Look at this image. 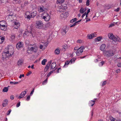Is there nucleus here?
<instances>
[{"instance_id": "412c9836", "label": "nucleus", "mask_w": 121, "mask_h": 121, "mask_svg": "<svg viewBox=\"0 0 121 121\" xmlns=\"http://www.w3.org/2000/svg\"><path fill=\"white\" fill-rule=\"evenodd\" d=\"M37 12L36 11H35L31 13V17H34L36 15Z\"/></svg>"}, {"instance_id": "6e6d98bb", "label": "nucleus", "mask_w": 121, "mask_h": 121, "mask_svg": "<svg viewBox=\"0 0 121 121\" xmlns=\"http://www.w3.org/2000/svg\"><path fill=\"white\" fill-rule=\"evenodd\" d=\"M20 102H19L18 103H17L16 105V107H18L19 106H20Z\"/></svg>"}, {"instance_id": "bf43d9fd", "label": "nucleus", "mask_w": 121, "mask_h": 121, "mask_svg": "<svg viewBox=\"0 0 121 121\" xmlns=\"http://www.w3.org/2000/svg\"><path fill=\"white\" fill-rule=\"evenodd\" d=\"M105 8L106 9H109L110 8V7L108 5H107L106 6Z\"/></svg>"}, {"instance_id": "0e129e2a", "label": "nucleus", "mask_w": 121, "mask_h": 121, "mask_svg": "<svg viewBox=\"0 0 121 121\" xmlns=\"http://www.w3.org/2000/svg\"><path fill=\"white\" fill-rule=\"evenodd\" d=\"M86 14V13L85 12L84 14H83L82 16V17L83 18Z\"/></svg>"}, {"instance_id": "6ab92c4d", "label": "nucleus", "mask_w": 121, "mask_h": 121, "mask_svg": "<svg viewBox=\"0 0 121 121\" xmlns=\"http://www.w3.org/2000/svg\"><path fill=\"white\" fill-rule=\"evenodd\" d=\"M106 47L105 45V44H102L100 48V50L102 51L104 50Z\"/></svg>"}, {"instance_id": "774afa93", "label": "nucleus", "mask_w": 121, "mask_h": 121, "mask_svg": "<svg viewBox=\"0 0 121 121\" xmlns=\"http://www.w3.org/2000/svg\"><path fill=\"white\" fill-rule=\"evenodd\" d=\"M51 74V73L50 72L49 73H48L47 75V76L48 77Z\"/></svg>"}, {"instance_id": "2f4dec72", "label": "nucleus", "mask_w": 121, "mask_h": 121, "mask_svg": "<svg viewBox=\"0 0 121 121\" xmlns=\"http://www.w3.org/2000/svg\"><path fill=\"white\" fill-rule=\"evenodd\" d=\"M4 39V37H2L1 38L0 37V43H1L3 42Z\"/></svg>"}, {"instance_id": "e433bc0d", "label": "nucleus", "mask_w": 121, "mask_h": 121, "mask_svg": "<svg viewBox=\"0 0 121 121\" xmlns=\"http://www.w3.org/2000/svg\"><path fill=\"white\" fill-rule=\"evenodd\" d=\"M70 63V62L69 61H67L66 62H65V64L64 66H63V67H65L66 66L68 65Z\"/></svg>"}, {"instance_id": "f8f14e48", "label": "nucleus", "mask_w": 121, "mask_h": 121, "mask_svg": "<svg viewBox=\"0 0 121 121\" xmlns=\"http://www.w3.org/2000/svg\"><path fill=\"white\" fill-rule=\"evenodd\" d=\"M8 102V100L7 99L4 100V101L3 103L2 104V106L3 107H5L7 106Z\"/></svg>"}, {"instance_id": "58836bf2", "label": "nucleus", "mask_w": 121, "mask_h": 121, "mask_svg": "<svg viewBox=\"0 0 121 121\" xmlns=\"http://www.w3.org/2000/svg\"><path fill=\"white\" fill-rule=\"evenodd\" d=\"M14 25L17 26H20V24L19 23L15 22H14Z\"/></svg>"}, {"instance_id": "9b49d317", "label": "nucleus", "mask_w": 121, "mask_h": 121, "mask_svg": "<svg viewBox=\"0 0 121 121\" xmlns=\"http://www.w3.org/2000/svg\"><path fill=\"white\" fill-rule=\"evenodd\" d=\"M42 18V19H44L45 21H48L50 20V17L49 15H47V16L43 17Z\"/></svg>"}, {"instance_id": "f03ea898", "label": "nucleus", "mask_w": 121, "mask_h": 121, "mask_svg": "<svg viewBox=\"0 0 121 121\" xmlns=\"http://www.w3.org/2000/svg\"><path fill=\"white\" fill-rule=\"evenodd\" d=\"M43 22L41 21H39L36 22L35 26L38 29H41L43 28Z\"/></svg>"}, {"instance_id": "c85d7f7f", "label": "nucleus", "mask_w": 121, "mask_h": 121, "mask_svg": "<svg viewBox=\"0 0 121 121\" xmlns=\"http://www.w3.org/2000/svg\"><path fill=\"white\" fill-rule=\"evenodd\" d=\"M47 61V60L46 59H44L42 61L41 63L43 65H45V63Z\"/></svg>"}, {"instance_id": "09e8293b", "label": "nucleus", "mask_w": 121, "mask_h": 121, "mask_svg": "<svg viewBox=\"0 0 121 121\" xmlns=\"http://www.w3.org/2000/svg\"><path fill=\"white\" fill-rule=\"evenodd\" d=\"M104 63V61H101L99 63V65H100L102 66L103 65Z\"/></svg>"}, {"instance_id": "8fccbe9b", "label": "nucleus", "mask_w": 121, "mask_h": 121, "mask_svg": "<svg viewBox=\"0 0 121 121\" xmlns=\"http://www.w3.org/2000/svg\"><path fill=\"white\" fill-rule=\"evenodd\" d=\"M91 34L92 35V36H93L92 37L93 38L94 37H95L96 36V35L95 33H92Z\"/></svg>"}, {"instance_id": "423d86ee", "label": "nucleus", "mask_w": 121, "mask_h": 121, "mask_svg": "<svg viewBox=\"0 0 121 121\" xmlns=\"http://www.w3.org/2000/svg\"><path fill=\"white\" fill-rule=\"evenodd\" d=\"M83 47H81L79 48L77 51L76 53L78 56H79L83 52Z\"/></svg>"}, {"instance_id": "3c124183", "label": "nucleus", "mask_w": 121, "mask_h": 121, "mask_svg": "<svg viewBox=\"0 0 121 121\" xmlns=\"http://www.w3.org/2000/svg\"><path fill=\"white\" fill-rule=\"evenodd\" d=\"M30 95L28 96L27 97V98L26 99V100L27 101H28L29 100H30Z\"/></svg>"}, {"instance_id": "473e14b6", "label": "nucleus", "mask_w": 121, "mask_h": 121, "mask_svg": "<svg viewBox=\"0 0 121 121\" xmlns=\"http://www.w3.org/2000/svg\"><path fill=\"white\" fill-rule=\"evenodd\" d=\"M8 90V88L7 87H4L3 90V91L4 92H6Z\"/></svg>"}, {"instance_id": "e2e57ef3", "label": "nucleus", "mask_w": 121, "mask_h": 121, "mask_svg": "<svg viewBox=\"0 0 121 121\" xmlns=\"http://www.w3.org/2000/svg\"><path fill=\"white\" fill-rule=\"evenodd\" d=\"M86 22H87L88 21H90V19H88V18H86Z\"/></svg>"}, {"instance_id": "49530a36", "label": "nucleus", "mask_w": 121, "mask_h": 121, "mask_svg": "<svg viewBox=\"0 0 121 121\" xmlns=\"http://www.w3.org/2000/svg\"><path fill=\"white\" fill-rule=\"evenodd\" d=\"M11 110L10 109L7 112V115H9L10 113L11 112Z\"/></svg>"}, {"instance_id": "6e6552de", "label": "nucleus", "mask_w": 121, "mask_h": 121, "mask_svg": "<svg viewBox=\"0 0 121 121\" xmlns=\"http://www.w3.org/2000/svg\"><path fill=\"white\" fill-rule=\"evenodd\" d=\"M3 23H4L5 24V21H2L0 22V27L1 29L2 30H4V28L5 27V25H4V24H3Z\"/></svg>"}, {"instance_id": "5701e85b", "label": "nucleus", "mask_w": 121, "mask_h": 121, "mask_svg": "<svg viewBox=\"0 0 121 121\" xmlns=\"http://www.w3.org/2000/svg\"><path fill=\"white\" fill-rule=\"evenodd\" d=\"M108 36L109 38L110 39H112V38H113L114 35L112 33H109L108 34Z\"/></svg>"}, {"instance_id": "cd10ccee", "label": "nucleus", "mask_w": 121, "mask_h": 121, "mask_svg": "<svg viewBox=\"0 0 121 121\" xmlns=\"http://www.w3.org/2000/svg\"><path fill=\"white\" fill-rule=\"evenodd\" d=\"M95 101L91 100L89 104L90 105H91V106H92L95 104Z\"/></svg>"}, {"instance_id": "f704fd0d", "label": "nucleus", "mask_w": 121, "mask_h": 121, "mask_svg": "<svg viewBox=\"0 0 121 121\" xmlns=\"http://www.w3.org/2000/svg\"><path fill=\"white\" fill-rule=\"evenodd\" d=\"M93 36H92V34L88 35H87V37H88V39H91L93 38Z\"/></svg>"}, {"instance_id": "7c9ffc66", "label": "nucleus", "mask_w": 121, "mask_h": 121, "mask_svg": "<svg viewBox=\"0 0 121 121\" xmlns=\"http://www.w3.org/2000/svg\"><path fill=\"white\" fill-rule=\"evenodd\" d=\"M77 19L76 18L73 19L70 21V22L71 23H73L75 22L77 20Z\"/></svg>"}, {"instance_id": "4468645a", "label": "nucleus", "mask_w": 121, "mask_h": 121, "mask_svg": "<svg viewBox=\"0 0 121 121\" xmlns=\"http://www.w3.org/2000/svg\"><path fill=\"white\" fill-rule=\"evenodd\" d=\"M22 44L20 42L18 43L16 45L17 48L18 49H19L22 46Z\"/></svg>"}, {"instance_id": "7ed1b4c3", "label": "nucleus", "mask_w": 121, "mask_h": 121, "mask_svg": "<svg viewBox=\"0 0 121 121\" xmlns=\"http://www.w3.org/2000/svg\"><path fill=\"white\" fill-rule=\"evenodd\" d=\"M103 53L104 54H105L106 56L108 57L112 56L114 55V53L112 50L105 51Z\"/></svg>"}, {"instance_id": "5fc2aeb1", "label": "nucleus", "mask_w": 121, "mask_h": 121, "mask_svg": "<svg viewBox=\"0 0 121 121\" xmlns=\"http://www.w3.org/2000/svg\"><path fill=\"white\" fill-rule=\"evenodd\" d=\"M32 73V72L31 71H29V72L27 73L26 75L27 76H29L30 74Z\"/></svg>"}, {"instance_id": "c03bdc74", "label": "nucleus", "mask_w": 121, "mask_h": 121, "mask_svg": "<svg viewBox=\"0 0 121 121\" xmlns=\"http://www.w3.org/2000/svg\"><path fill=\"white\" fill-rule=\"evenodd\" d=\"M48 78H47L46 80H45L43 82V85H45V84L47 82V81Z\"/></svg>"}, {"instance_id": "de8ad7c7", "label": "nucleus", "mask_w": 121, "mask_h": 121, "mask_svg": "<svg viewBox=\"0 0 121 121\" xmlns=\"http://www.w3.org/2000/svg\"><path fill=\"white\" fill-rule=\"evenodd\" d=\"M89 0H87L86 2V5L87 6H88L89 5Z\"/></svg>"}, {"instance_id": "c9c22d12", "label": "nucleus", "mask_w": 121, "mask_h": 121, "mask_svg": "<svg viewBox=\"0 0 121 121\" xmlns=\"http://www.w3.org/2000/svg\"><path fill=\"white\" fill-rule=\"evenodd\" d=\"M75 60V58H73L71 59L69 61L70 62V63L72 64L73 63H74V61Z\"/></svg>"}, {"instance_id": "680f3d73", "label": "nucleus", "mask_w": 121, "mask_h": 121, "mask_svg": "<svg viewBox=\"0 0 121 121\" xmlns=\"http://www.w3.org/2000/svg\"><path fill=\"white\" fill-rule=\"evenodd\" d=\"M106 81H105L102 84V86H103L106 84Z\"/></svg>"}, {"instance_id": "13d9d810", "label": "nucleus", "mask_w": 121, "mask_h": 121, "mask_svg": "<svg viewBox=\"0 0 121 121\" xmlns=\"http://www.w3.org/2000/svg\"><path fill=\"white\" fill-rule=\"evenodd\" d=\"M34 88L32 90V91H31V93L30 94V95H31L33 94V93L34 91Z\"/></svg>"}, {"instance_id": "a19ab883", "label": "nucleus", "mask_w": 121, "mask_h": 121, "mask_svg": "<svg viewBox=\"0 0 121 121\" xmlns=\"http://www.w3.org/2000/svg\"><path fill=\"white\" fill-rule=\"evenodd\" d=\"M108 121H115L113 117H112L110 118Z\"/></svg>"}, {"instance_id": "ddd939ff", "label": "nucleus", "mask_w": 121, "mask_h": 121, "mask_svg": "<svg viewBox=\"0 0 121 121\" xmlns=\"http://www.w3.org/2000/svg\"><path fill=\"white\" fill-rule=\"evenodd\" d=\"M65 10V9L63 6H59L58 8V11L60 12H63Z\"/></svg>"}, {"instance_id": "72a5a7b5", "label": "nucleus", "mask_w": 121, "mask_h": 121, "mask_svg": "<svg viewBox=\"0 0 121 121\" xmlns=\"http://www.w3.org/2000/svg\"><path fill=\"white\" fill-rule=\"evenodd\" d=\"M15 35L13 34H11V38L12 39H15Z\"/></svg>"}, {"instance_id": "f3484780", "label": "nucleus", "mask_w": 121, "mask_h": 121, "mask_svg": "<svg viewBox=\"0 0 121 121\" xmlns=\"http://www.w3.org/2000/svg\"><path fill=\"white\" fill-rule=\"evenodd\" d=\"M47 9H43L41 7H40L39 9H38V11L39 12H42L43 11L46 12L47 11Z\"/></svg>"}, {"instance_id": "0eeeda50", "label": "nucleus", "mask_w": 121, "mask_h": 121, "mask_svg": "<svg viewBox=\"0 0 121 121\" xmlns=\"http://www.w3.org/2000/svg\"><path fill=\"white\" fill-rule=\"evenodd\" d=\"M112 39L115 41H118L120 42H121V39H120V38L117 36H114L113 38Z\"/></svg>"}, {"instance_id": "4c0bfd02", "label": "nucleus", "mask_w": 121, "mask_h": 121, "mask_svg": "<svg viewBox=\"0 0 121 121\" xmlns=\"http://www.w3.org/2000/svg\"><path fill=\"white\" fill-rule=\"evenodd\" d=\"M42 15L43 16V17L47 16V15H49L48 14L46 13V12H44Z\"/></svg>"}, {"instance_id": "338daca9", "label": "nucleus", "mask_w": 121, "mask_h": 121, "mask_svg": "<svg viewBox=\"0 0 121 121\" xmlns=\"http://www.w3.org/2000/svg\"><path fill=\"white\" fill-rule=\"evenodd\" d=\"M116 72L117 73H120V69H118L116 70Z\"/></svg>"}, {"instance_id": "20e7f679", "label": "nucleus", "mask_w": 121, "mask_h": 121, "mask_svg": "<svg viewBox=\"0 0 121 121\" xmlns=\"http://www.w3.org/2000/svg\"><path fill=\"white\" fill-rule=\"evenodd\" d=\"M30 34L32 35L33 37H34L35 36V35L34 34H33L32 32L28 30L25 31L23 34V35L24 37H26Z\"/></svg>"}, {"instance_id": "f257e3e1", "label": "nucleus", "mask_w": 121, "mask_h": 121, "mask_svg": "<svg viewBox=\"0 0 121 121\" xmlns=\"http://www.w3.org/2000/svg\"><path fill=\"white\" fill-rule=\"evenodd\" d=\"M5 51L7 50L6 52H3L2 53V58L3 60L6 59L7 57H9L11 56V55L13 54V47L11 46H8L5 48Z\"/></svg>"}, {"instance_id": "69168bd1", "label": "nucleus", "mask_w": 121, "mask_h": 121, "mask_svg": "<svg viewBox=\"0 0 121 121\" xmlns=\"http://www.w3.org/2000/svg\"><path fill=\"white\" fill-rule=\"evenodd\" d=\"M117 66L118 67H121V63H119L118 64Z\"/></svg>"}, {"instance_id": "864d4df0", "label": "nucleus", "mask_w": 121, "mask_h": 121, "mask_svg": "<svg viewBox=\"0 0 121 121\" xmlns=\"http://www.w3.org/2000/svg\"><path fill=\"white\" fill-rule=\"evenodd\" d=\"M82 40H79V39L77 41V43H82Z\"/></svg>"}, {"instance_id": "aec40b11", "label": "nucleus", "mask_w": 121, "mask_h": 121, "mask_svg": "<svg viewBox=\"0 0 121 121\" xmlns=\"http://www.w3.org/2000/svg\"><path fill=\"white\" fill-rule=\"evenodd\" d=\"M86 8H81L80 10V12L81 13H83L86 11Z\"/></svg>"}, {"instance_id": "603ef678", "label": "nucleus", "mask_w": 121, "mask_h": 121, "mask_svg": "<svg viewBox=\"0 0 121 121\" xmlns=\"http://www.w3.org/2000/svg\"><path fill=\"white\" fill-rule=\"evenodd\" d=\"M19 26H18L16 25L13 26V27H14V29H17Z\"/></svg>"}, {"instance_id": "ea45409f", "label": "nucleus", "mask_w": 121, "mask_h": 121, "mask_svg": "<svg viewBox=\"0 0 121 121\" xmlns=\"http://www.w3.org/2000/svg\"><path fill=\"white\" fill-rule=\"evenodd\" d=\"M13 12L11 11L10 13L8 15L9 17L10 16H13Z\"/></svg>"}, {"instance_id": "79ce46f5", "label": "nucleus", "mask_w": 121, "mask_h": 121, "mask_svg": "<svg viewBox=\"0 0 121 121\" xmlns=\"http://www.w3.org/2000/svg\"><path fill=\"white\" fill-rule=\"evenodd\" d=\"M28 4V2L27 1H25L24 4V5L25 6H27Z\"/></svg>"}, {"instance_id": "4be33fe9", "label": "nucleus", "mask_w": 121, "mask_h": 121, "mask_svg": "<svg viewBox=\"0 0 121 121\" xmlns=\"http://www.w3.org/2000/svg\"><path fill=\"white\" fill-rule=\"evenodd\" d=\"M50 66L49 64H47L44 69V71L45 72H47Z\"/></svg>"}, {"instance_id": "a18cd8bd", "label": "nucleus", "mask_w": 121, "mask_h": 121, "mask_svg": "<svg viewBox=\"0 0 121 121\" xmlns=\"http://www.w3.org/2000/svg\"><path fill=\"white\" fill-rule=\"evenodd\" d=\"M29 28L30 29L29 30H28L32 32V29L33 28L32 26H30L29 27Z\"/></svg>"}, {"instance_id": "a878e982", "label": "nucleus", "mask_w": 121, "mask_h": 121, "mask_svg": "<svg viewBox=\"0 0 121 121\" xmlns=\"http://www.w3.org/2000/svg\"><path fill=\"white\" fill-rule=\"evenodd\" d=\"M55 54H58L60 53V50L58 49H56L54 51Z\"/></svg>"}, {"instance_id": "1a4fd4ad", "label": "nucleus", "mask_w": 121, "mask_h": 121, "mask_svg": "<svg viewBox=\"0 0 121 121\" xmlns=\"http://www.w3.org/2000/svg\"><path fill=\"white\" fill-rule=\"evenodd\" d=\"M69 14L68 12H63L61 15V17L64 18H66L68 16Z\"/></svg>"}, {"instance_id": "c756f323", "label": "nucleus", "mask_w": 121, "mask_h": 121, "mask_svg": "<svg viewBox=\"0 0 121 121\" xmlns=\"http://www.w3.org/2000/svg\"><path fill=\"white\" fill-rule=\"evenodd\" d=\"M29 13V12H27L26 14V17L28 19H30V16L29 15H28V13Z\"/></svg>"}, {"instance_id": "dca6fc26", "label": "nucleus", "mask_w": 121, "mask_h": 121, "mask_svg": "<svg viewBox=\"0 0 121 121\" xmlns=\"http://www.w3.org/2000/svg\"><path fill=\"white\" fill-rule=\"evenodd\" d=\"M69 46L67 44H65L63 46V50L65 51L66 50L69 48Z\"/></svg>"}, {"instance_id": "2eb2a0df", "label": "nucleus", "mask_w": 121, "mask_h": 121, "mask_svg": "<svg viewBox=\"0 0 121 121\" xmlns=\"http://www.w3.org/2000/svg\"><path fill=\"white\" fill-rule=\"evenodd\" d=\"M26 93H24V92H22L20 96L18 97V99H21L24 97L25 95L26 94Z\"/></svg>"}, {"instance_id": "4d7b16f0", "label": "nucleus", "mask_w": 121, "mask_h": 121, "mask_svg": "<svg viewBox=\"0 0 121 121\" xmlns=\"http://www.w3.org/2000/svg\"><path fill=\"white\" fill-rule=\"evenodd\" d=\"M24 74H21L20 75L19 77V78H22V77H24Z\"/></svg>"}, {"instance_id": "bb28decb", "label": "nucleus", "mask_w": 121, "mask_h": 121, "mask_svg": "<svg viewBox=\"0 0 121 121\" xmlns=\"http://www.w3.org/2000/svg\"><path fill=\"white\" fill-rule=\"evenodd\" d=\"M22 63V60L19 59L17 62V64L18 66L21 65Z\"/></svg>"}, {"instance_id": "37998d69", "label": "nucleus", "mask_w": 121, "mask_h": 121, "mask_svg": "<svg viewBox=\"0 0 121 121\" xmlns=\"http://www.w3.org/2000/svg\"><path fill=\"white\" fill-rule=\"evenodd\" d=\"M18 83V82H10V83L11 84H16Z\"/></svg>"}, {"instance_id": "052dcab7", "label": "nucleus", "mask_w": 121, "mask_h": 121, "mask_svg": "<svg viewBox=\"0 0 121 121\" xmlns=\"http://www.w3.org/2000/svg\"><path fill=\"white\" fill-rule=\"evenodd\" d=\"M119 9L120 8H118L116 9L115 10V11H116V12H117L119 10Z\"/></svg>"}, {"instance_id": "393cba45", "label": "nucleus", "mask_w": 121, "mask_h": 121, "mask_svg": "<svg viewBox=\"0 0 121 121\" xmlns=\"http://www.w3.org/2000/svg\"><path fill=\"white\" fill-rule=\"evenodd\" d=\"M65 1L64 0H57L56 3L57 4H61Z\"/></svg>"}, {"instance_id": "b1692460", "label": "nucleus", "mask_w": 121, "mask_h": 121, "mask_svg": "<svg viewBox=\"0 0 121 121\" xmlns=\"http://www.w3.org/2000/svg\"><path fill=\"white\" fill-rule=\"evenodd\" d=\"M102 38L101 37L99 36L97 37V38L95 39V40L96 42H98L100 41Z\"/></svg>"}, {"instance_id": "39448f33", "label": "nucleus", "mask_w": 121, "mask_h": 121, "mask_svg": "<svg viewBox=\"0 0 121 121\" xmlns=\"http://www.w3.org/2000/svg\"><path fill=\"white\" fill-rule=\"evenodd\" d=\"M37 48L36 46H34L33 47H32L30 48V49L28 50H27V52L29 54L30 53V51H33L35 52H36L37 50Z\"/></svg>"}, {"instance_id": "9d476101", "label": "nucleus", "mask_w": 121, "mask_h": 121, "mask_svg": "<svg viewBox=\"0 0 121 121\" xmlns=\"http://www.w3.org/2000/svg\"><path fill=\"white\" fill-rule=\"evenodd\" d=\"M67 29V27L65 26L63 27L61 30V33L63 35H64L66 34L67 31H66Z\"/></svg>"}, {"instance_id": "a211bd4d", "label": "nucleus", "mask_w": 121, "mask_h": 121, "mask_svg": "<svg viewBox=\"0 0 121 121\" xmlns=\"http://www.w3.org/2000/svg\"><path fill=\"white\" fill-rule=\"evenodd\" d=\"M56 66V64L55 62H53L51 65V68L52 69H54Z\"/></svg>"}]
</instances>
